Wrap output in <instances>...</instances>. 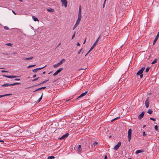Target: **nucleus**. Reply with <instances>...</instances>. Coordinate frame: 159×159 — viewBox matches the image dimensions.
<instances>
[{
    "label": "nucleus",
    "instance_id": "f257e3e1",
    "mask_svg": "<svg viewBox=\"0 0 159 159\" xmlns=\"http://www.w3.org/2000/svg\"><path fill=\"white\" fill-rule=\"evenodd\" d=\"M131 134H132V129H129L128 131V140L129 142L131 139Z\"/></svg>",
    "mask_w": 159,
    "mask_h": 159
},
{
    "label": "nucleus",
    "instance_id": "f03ea898",
    "mask_svg": "<svg viewBox=\"0 0 159 159\" xmlns=\"http://www.w3.org/2000/svg\"><path fill=\"white\" fill-rule=\"evenodd\" d=\"M69 135V133H66L65 134L63 135L62 137L58 138V139L60 140H62L66 139Z\"/></svg>",
    "mask_w": 159,
    "mask_h": 159
},
{
    "label": "nucleus",
    "instance_id": "7ed1b4c3",
    "mask_svg": "<svg viewBox=\"0 0 159 159\" xmlns=\"http://www.w3.org/2000/svg\"><path fill=\"white\" fill-rule=\"evenodd\" d=\"M121 145V142L120 141L114 147V149L115 150H117L119 148Z\"/></svg>",
    "mask_w": 159,
    "mask_h": 159
},
{
    "label": "nucleus",
    "instance_id": "20e7f679",
    "mask_svg": "<svg viewBox=\"0 0 159 159\" xmlns=\"http://www.w3.org/2000/svg\"><path fill=\"white\" fill-rule=\"evenodd\" d=\"M99 39V37L97 39L96 42L94 43L93 44V45L92 46V47L90 49H89V51H91L94 48V47L96 46L97 43L98 42V41Z\"/></svg>",
    "mask_w": 159,
    "mask_h": 159
},
{
    "label": "nucleus",
    "instance_id": "39448f33",
    "mask_svg": "<svg viewBox=\"0 0 159 159\" xmlns=\"http://www.w3.org/2000/svg\"><path fill=\"white\" fill-rule=\"evenodd\" d=\"M61 2L62 3V5H64L65 7H67V0H61Z\"/></svg>",
    "mask_w": 159,
    "mask_h": 159
},
{
    "label": "nucleus",
    "instance_id": "423d86ee",
    "mask_svg": "<svg viewBox=\"0 0 159 159\" xmlns=\"http://www.w3.org/2000/svg\"><path fill=\"white\" fill-rule=\"evenodd\" d=\"M145 68L144 67H142L141 69H140L137 73L136 75H139L142 73Z\"/></svg>",
    "mask_w": 159,
    "mask_h": 159
},
{
    "label": "nucleus",
    "instance_id": "0eeeda50",
    "mask_svg": "<svg viewBox=\"0 0 159 159\" xmlns=\"http://www.w3.org/2000/svg\"><path fill=\"white\" fill-rule=\"evenodd\" d=\"M2 76L3 77H6L9 78H13L18 77V76L16 75H3Z\"/></svg>",
    "mask_w": 159,
    "mask_h": 159
},
{
    "label": "nucleus",
    "instance_id": "6e6552de",
    "mask_svg": "<svg viewBox=\"0 0 159 159\" xmlns=\"http://www.w3.org/2000/svg\"><path fill=\"white\" fill-rule=\"evenodd\" d=\"M63 69V68H60L59 69H58L53 74V75L56 76L57 75L58 73H59Z\"/></svg>",
    "mask_w": 159,
    "mask_h": 159
},
{
    "label": "nucleus",
    "instance_id": "1a4fd4ad",
    "mask_svg": "<svg viewBox=\"0 0 159 159\" xmlns=\"http://www.w3.org/2000/svg\"><path fill=\"white\" fill-rule=\"evenodd\" d=\"M46 65L45 66L43 67H41V68H36V69H34V70H33L32 71L33 72H34V73H36V72L38 70H41V69H43V68L44 67H46Z\"/></svg>",
    "mask_w": 159,
    "mask_h": 159
},
{
    "label": "nucleus",
    "instance_id": "9d476101",
    "mask_svg": "<svg viewBox=\"0 0 159 159\" xmlns=\"http://www.w3.org/2000/svg\"><path fill=\"white\" fill-rule=\"evenodd\" d=\"M145 112L143 111L142 112V113L138 116V118L139 119H141L144 116V114Z\"/></svg>",
    "mask_w": 159,
    "mask_h": 159
},
{
    "label": "nucleus",
    "instance_id": "9b49d317",
    "mask_svg": "<svg viewBox=\"0 0 159 159\" xmlns=\"http://www.w3.org/2000/svg\"><path fill=\"white\" fill-rule=\"evenodd\" d=\"M78 16L81 17V5H80L79 7Z\"/></svg>",
    "mask_w": 159,
    "mask_h": 159
},
{
    "label": "nucleus",
    "instance_id": "f8f14e48",
    "mask_svg": "<svg viewBox=\"0 0 159 159\" xmlns=\"http://www.w3.org/2000/svg\"><path fill=\"white\" fill-rule=\"evenodd\" d=\"M149 98H148L146 101H145V104L146 107L147 108H148L149 106Z\"/></svg>",
    "mask_w": 159,
    "mask_h": 159
},
{
    "label": "nucleus",
    "instance_id": "ddd939ff",
    "mask_svg": "<svg viewBox=\"0 0 159 159\" xmlns=\"http://www.w3.org/2000/svg\"><path fill=\"white\" fill-rule=\"evenodd\" d=\"M81 17L78 16V19L76 21V23H75L76 24H77L78 25H79L80 21L81 20Z\"/></svg>",
    "mask_w": 159,
    "mask_h": 159
},
{
    "label": "nucleus",
    "instance_id": "4468645a",
    "mask_svg": "<svg viewBox=\"0 0 159 159\" xmlns=\"http://www.w3.org/2000/svg\"><path fill=\"white\" fill-rule=\"evenodd\" d=\"M46 87H41V88H39L38 89H37L35 90H34L33 91V92H35L39 90H41V89H46Z\"/></svg>",
    "mask_w": 159,
    "mask_h": 159
},
{
    "label": "nucleus",
    "instance_id": "2eb2a0df",
    "mask_svg": "<svg viewBox=\"0 0 159 159\" xmlns=\"http://www.w3.org/2000/svg\"><path fill=\"white\" fill-rule=\"evenodd\" d=\"M66 61V60L64 58L62 59L58 63V64L60 65H61L63 62H65Z\"/></svg>",
    "mask_w": 159,
    "mask_h": 159
},
{
    "label": "nucleus",
    "instance_id": "dca6fc26",
    "mask_svg": "<svg viewBox=\"0 0 159 159\" xmlns=\"http://www.w3.org/2000/svg\"><path fill=\"white\" fill-rule=\"evenodd\" d=\"M144 152V151L143 150H139L136 151L135 153L136 154H137L139 153L143 152Z\"/></svg>",
    "mask_w": 159,
    "mask_h": 159
},
{
    "label": "nucleus",
    "instance_id": "f3484780",
    "mask_svg": "<svg viewBox=\"0 0 159 159\" xmlns=\"http://www.w3.org/2000/svg\"><path fill=\"white\" fill-rule=\"evenodd\" d=\"M9 86H11V84H10L8 83H6L2 85V87H7Z\"/></svg>",
    "mask_w": 159,
    "mask_h": 159
},
{
    "label": "nucleus",
    "instance_id": "a211bd4d",
    "mask_svg": "<svg viewBox=\"0 0 159 159\" xmlns=\"http://www.w3.org/2000/svg\"><path fill=\"white\" fill-rule=\"evenodd\" d=\"M47 10L49 12H53L54 11V10L51 8H49L47 9Z\"/></svg>",
    "mask_w": 159,
    "mask_h": 159
},
{
    "label": "nucleus",
    "instance_id": "6ab92c4d",
    "mask_svg": "<svg viewBox=\"0 0 159 159\" xmlns=\"http://www.w3.org/2000/svg\"><path fill=\"white\" fill-rule=\"evenodd\" d=\"M77 150L78 152H81L82 150L81 146L79 145L78 147V148Z\"/></svg>",
    "mask_w": 159,
    "mask_h": 159
},
{
    "label": "nucleus",
    "instance_id": "aec40b11",
    "mask_svg": "<svg viewBox=\"0 0 159 159\" xmlns=\"http://www.w3.org/2000/svg\"><path fill=\"white\" fill-rule=\"evenodd\" d=\"M21 84V83H19V82H16V83H15L13 84H11V86H14V85H19V84Z\"/></svg>",
    "mask_w": 159,
    "mask_h": 159
},
{
    "label": "nucleus",
    "instance_id": "412c9836",
    "mask_svg": "<svg viewBox=\"0 0 159 159\" xmlns=\"http://www.w3.org/2000/svg\"><path fill=\"white\" fill-rule=\"evenodd\" d=\"M32 18L35 21H39L38 19L34 16H32Z\"/></svg>",
    "mask_w": 159,
    "mask_h": 159
},
{
    "label": "nucleus",
    "instance_id": "4be33fe9",
    "mask_svg": "<svg viewBox=\"0 0 159 159\" xmlns=\"http://www.w3.org/2000/svg\"><path fill=\"white\" fill-rule=\"evenodd\" d=\"M48 80H45L43 81L42 82V83H40V84H37L36 85V86H37V85H40L41 84H44V83H46V82H47L48 81Z\"/></svg>",
    "mask_w": 159,
    "mask_h": 159
},
{
    "label": "nucleus",
    "instance_id": "5701e85b",
    "mask_svg": "<svg viewBox=\"0 0 159 159\" xmlns=\"http://www.w3.org/2000/svg\"><path fill=\"white\" fill-rule=\"evenodd\" d=\"M157 59H155L151 63L152 64H153L156 62H157Z\"/></svg>",
    "mask_w": 159,
    "mask_h": 159
},
{
    "label": "nucleus",
    "instance_id": "b1692460",
    "mask_svg": "<svg viewBox=\"0 0 159 159\" xmlns=\"http://www.w3.org/2000/svg\"><path fill=\"white\" fill-rule=\"evenodd\" d=\"M158 38L157 37H156L155 39H154V41H153V45H154L155 44L156 42L157 41L158 39Z\"/></svg>",
    "mask_w": 159,
    "mask_h": 159
},
{
    "label": "nucleus",
    "instance_id": "393cba45",
    "mask_svg": "<svg viewBox=\"0 0 159 159\" xmlns=\"http://www.w3.org/2000/svg\"><path fill=\"white\" fill-rule=\"evenodd\" d=\"M55 158V157L53 156H50L48 157V159H53Z\"/></svg>",
    "mask_w": 159,
    "mask_h": 159
},
{
    "label": "nucleus",
    "instance_id": "a878e982",
    "mask_svg": "<svg viewBox=\"0 0 159 159\" xmlns=\"http://www.w3.org/2000/svg\"><path fill=\"white\" fill-rule=\"evenodd\" d=\"M87 93H88V91H86L85 92H84V93H82L81 94V96H82L83 97Z\"/></svg>",
    "mask_w": 159,
    "mask_h": 159
},
{
    "label": "nucleus",
    "instance_id": "bb28decb",
    "mask_svg": "<svg viewBox=\"0 0 159 159\" xmlns=\"http://www.w3.org/2000/svg\"><path fill=\"white\" fill-rule=\"evenodd\" d=\"M33 58V57H30L26 58L24 60H30L32 59Z\"/></svg>",
    "mask_w": 159,
    "mask_h": 159
},
{
    "label": "nucleus",
    "instance_id": "cd10ccee",
    "mask_svg": "<svg viewBox=\"0 0 159 159\" xmlns=\"http://www.w3.org/2000/svg\"><path fill=\"white\" fill-rule=\"evenodd\" d=\"M75 58H76V59L77 60H78V59L79 60V59H80V56L79 55H76V56H75Z\"/></svg>",
    "mask_w": 159,
    "mask_h": 159
},
{
    "label": "nucleus",
    "instance_id": "c85d7f7f",
    "mask_svg": "<svg viewBox=\"0 0 159 159\" xmlns=\"http://www.w3.org/2000/svg\"><path fill=\"white\" fill-rule=\"evenodd\" d=\"M43 95V93L42 94L41 97L38 99V102H40V101L42 99Z\"/></svg>",
    "mask_w": 159,
    "mask_h": 159
},
{
    "label": "nucleus",
    "instance_id": "c756f323",
    "mask_svg": "<svg viewBox=\"0 0 159 159\" xmlns=\"http://www.w3.org/2000/svg\"><path fill=\"white\" fill-rule=\"evenodd\" d=\"M59 65H58V63L57 64L53 65V67L54 68H55L58 67Z\"/></svg>",
    "mask_w": 159,
    "mask_h": 159
},
{
    "label": "nucleus",
    "instance_id": "7c9ffc66",
    "mask_svg": "<svg viewBox=\"0 0 159 159\" xmlns=\"http://www.w3.org/2000/svg\"><path fill=\"white\" fill-rule=\"evenodd\" d=\"M150 68L149 67H148L146 68L145 70V72L147 73L148 72Z\"/></svg>",
    "mask_w": 159,
    "mask_h": 159
},
{
    "label": "nucleus",
    "instance_id": "2f4dec72",
    "mask_svg": "<svg viewBox=\"0 0 159 159\" xmlns=\"http://www.w3.org/2000/svg\"><path fill=\"white\" fill-rule=\"evenodd\" d=\"M152 110H148V113L149 114H151L152 113Z\"/></svg>",
    "mask_w": 159,
    "mask_h": 159
},
{
    "label": "nucleus",
    "instance_id": "473e14b6",
    "mask_svg": "<svg viewBox=\"0 0 159 159\" xmlns=\"http://www.w3.org/2000/svg\"><path fill=\"white\" fill-rule=\"evenodd\" d=\"M36 65H30V66H28L27 68H30V67H32L35 66Z\"/></svg>",
    "mask_w": 159,
    "mask_h": 159
},
{
    "label": "nucleus",
    "instance_id": "72a5a7b5",
    "mask_svg": "<svg viewBox=\"0 0 159 159\" xmlns=\"http://www.w3.org/2000/svg\"><path fill=\"white\" fill-rule=\"evenodd\" d=\"M12 94L11 93L8 94H4L2 95L3 97H5L6 96H8V95H11Z\"/></svg>",
    "mask_w": 159,
    "mask_h": 159
},
{
    "label": "nucleus",
    "instance_id": "f704fd0d",
    "mask_svg": "<svg viewBox=\"0 0 159 159\" xmlns=\"http://www.w3.org/2000/svg\"><path fill=\"white\" fill-rule=\"evenodd\" d=\"M78 25L75 24L73 27V30H74Z\"/></svg>",
    "mask_w": 159,
    "mask_h": 159
},
{
    "label": "nucleus",
    "instance_id": "c9c22d12",
    "mask_svg": "<svg viewBox=\"0 0 159 159\" xmlns=\"http://www.w3.org/2000/svg\"><path fill=\"white\" fill-rule=\"evenodd\" d=\"M6 45L10 46H12V44L10 43H7L6 44Z\"/></svg>",
    "mask_w": 159,
    "mask_h": 159
},
{
    "label": "nucleus",
    "instance_id": "e433bc0d",
    "mask_svg": "<svg viewBox=\"0 0 159 159\" xmlns=\"http://www.w3.org/2000/svg\"><path fill=\"white\" fill-rule=\"evenodd\" d=\"M154 128L156 130H158V126L157 125L155 126Z\"/></svg>",
    "mask_w": 159,
    "mask_h": 159
},
{
    "label": "nucleus",
    "instance_id": "4c0bfd02",
    "mask_svg": "<svg viewBox=\"0 0 159 159\" xmlns=\"http://www.w3.org/2000/svg\"><path fill=\"white\" fill-rule=\"evenodd\" d=\"M110 115H111V116L114 115V113H113V112H112V110L110 111Z\"/></svg>",
    "mask_w": 159,
    "mask_h": 159
},
{
    "label": "nucleus",
    "instance_id": "58836bf2",
    "mask_svg": "<svg viewBox=\"0 0 159 159\" xmlns=\"http://www.w3.org/2000/svg\"><path fill=\"white\" fill-rule=\"evenodd\" d=\"M39 77L36 78L35 79H34L32 81H36L37 80L39 79Z\"/></svg>",
    "mask_w": 159,
    "mask_h": 159
},
{
    "label": "nucleus",
    "instance_id": "ea45409f",
    "mask_svg": "<svg viewBox=\"0 0 159 159\" xmlns=\"http://www.w3.org/2000/svg\"><path fill=\"white\" fill-rule=\"evenodd\" d=\"M75 32L74 34H73L72 36V39H73V38L75 37Z\"/></svg>",
    "mask_w": 159,
    "mask_h": 159
},
{
    "label": "nucleus",
    "instance_id": "a19ab883",
    "mask_svg": "<svg viewBox=\"0 0 159 159\" xmlns=\"http://www.w3.org/2000/svg\"><path fill=\"white\" fill-rule=\"evenodd\" d=\"M150 119L152 120L153 121H155L156 120L155 118H151V117L150 118Z\"/></svg>",
    "mask_w": 159,
    "mask_h": 159
},
{
    "label": "nucleus",
    "instance_id": "79ce46f5",
    "mask_svg": "<svg viewBox=\"0 0 159 159\" xmlns=\"http://www.w3.org/2000/svg\"><path fill=\"white\" fill-rule=\"evenodd\" d=\"M98 144V143L96 142H95L94 143H93V145L94 146H95L96 145H97Z\"/></svg>",
    "mask_w": 159,
    "mask_h": 159
},
{
    "label": "nucleus",
    "instance_id": "37998d69",
    "mask_svg": "<svg viewBox=\"0 0 159 159\" xmlns=\"http://www.w3.org/2000/svg\"><path fill=\"white\" fill-rule=\"evenodd\" d=\"M83 49L82 48H81V49H80V50L78 52H77V54H79L81 52V51H82Z\"/></svg>",
    "mask_w": 159,
    "mask_h": 159
},
{
    "label": "nucleus",
    "instance_id": "c03bdc74",
    "mask_svg": "<svg viewBox=\"0 0 159 159\" xmlns=\"http://www.w3.org/2000/svg\"><path fill=\"white\" fill-rule=\"evenodd\" d=\"M4 28L5 30H8L9 29V28L6 26H4Z\"/></svg>",
    "mask_w": 159,
    "mask_h": 159
},
{
    "label": "nucleus",
    "instance_id": "a18cd8bd",
    "mask_svg": "<svg viewBox=\"0 0 159 159\" xmlns=\"http://www.w3.org/2000/svg\"><path fill=\"white\" fill-rule=\"evenodd\" d=\"M120 118V116H118V117H116V118H115L114 119V120H116L119 119Z\"/></svg>",
    "mask_w": 159,
    "mask_h": 159
},
{
    "label": "nucleus",
    "instance_id": "49530a36",
    "mask_svg": "<svg viewBox=\"0 0 159 159\" xmlns=\"http://www.w3.org/2000/svg\"><path fill=\"white\" fill-rule=\"evenodd\" d=\"M106 0H104V3H103V8L104 7L105 5L106 2Z\"/></svg>",
    "mask_w": 159,
    "mask_h": 159
},
{
    "label": "nucleus",
    "instance_id": "de8ad7c7",
    "mask_svg": "<svg viewBox=\"0 0 159 159\" xmlns=\"http://www.w3.org/2000/svg\"><path fill=\"white\" fill-rule=\"evenodd\" d=\"M14 80L15 81H19V80H20V79L16 78V79H14Z\"/></svg>",
    "mask_w": 159,
    "mask_h": 159
},
{
    "label": "nucleus",
    "instance_id": "09e8293b",
    "mask_svg": "<svg viewBox=\"0 0 159 159\" xmlns=\"http://www.w3.org/2000/svg\"><path fill=\"white\" fill-rule=\"evenodd\" d=\"M7 72L8 71H6V70H2L1 71V72L2 73H3V72Z\"/></svg>",
    "mask_w": 159,
    "mask_h": 159
},
{
    "label": "nucleus",
    "instance_id": "8fccbe9b",
    "mask_svg": "<svg viewBox=\"0 0 159 159\" xmlns=\"http://www.w3.org/2000/svg\"><path fill=\"white\" fill-rule=\"evenodd\" d=\"M2 53L3 54L5 55H8V54L7 53Z\"/></svg>",
    "mask_w": 159,
    "mask_h": 159
},
{
    "label": "nucleus",
    "instance_id": "3c124183",
    "mask_svg": "<svg viewBox=\"0 0 159 159\" xmlns=\"http://www.w3.org/2000/svg\"><path fill=\"white\" fill-rule=\"evenodd\" d=\"M91 51H89H89L88 52L85 54V57Z\"/></svg>",
    "mask_w": 159,
    "mask_h": 159
},
{
    "label": "nucleus",
    "instance_id": "603ef678",
    "mask_svg": "<svg viewBox=\"0 0 159 159\" xmlns=\"http://www.w3.org/2000/svg\"><path fill=\"white\" fill-rule=\"evenodd\" d=\"M83 97L82 96H81V94L80 96H79L77 98H76V99H77L79 98H81Z\"/></svg>",
    "mask_w": 159,
    "mask_h": 159
},
{
    "label": "nucleus",
    "instance_id": "864d4df0",
    "mask_svg": "<svg viewBox=\"0 0 159 159\" xmlns=\"http://www.w3.org/2000/svg\"><path fill=\"white\" fill-rule=\"evenodd\" d=\"M143 74H140V78H142L143 77Z\"/></svg>",
    "mask_w": 159,
    "mask_h": 159
},
{
    "label": "nucleus",
    "instance_id": "5fc2aeb1",
    "mask_svg": "<svg viewBox=\"0 0 159 159\" xmlns=\"http://www.w3.org/2000/svg\"><path fill=\"white\" fill-rule=\"evenodd\" d=\"M143 136H145V135H146V134H145V132L143 131Z\"/></svg>",
    "mask_w": 159,
    "mask_h": 159
},
{
    "label": "nucleus",
    "instance_id": "6e6d98bb",
    "mask_svg": "<svg viewBox=\"0 0 159 159\" xmlns=\"http://www.w3.org/2000/svg\"><path fill=\"white\" fill-rule=\"evenodd\" d=\"M86 68H85V69H82V68H80V69H79L78 70V71H80V70H85V69Z\"/></svg>",
    "mask_w": 159,
    "mask_h": 159
},
{
    "label": "nucleus",
    "instance_id": "4d7b16f0",
    "mask_svg": "<svg viewBox=\"0 0 159 159\" xmlns=\"http://www.w3.org/2000/svg\"><path fill=\"white\" fill-rule=\"evenodd\" d=\"M104 159H107V155L105 156Z\"/></svg>",
    "mask_w": 159,
    "mask_h": 159
},
{
    "label": "nucleus",
    "instance_id": "13d9d810",
    "mask_svg": "<svg viewBox=\"0 0 159 159\" xmlns=\"http://www.w3.org/2000/svg\"><path fill=\"white\" fill-rule=\"evenodd\" d=\"M76 45H77V46H80V44L78 42L77 43Z\"/></svg>",
    "mask_w": 159,
    "mask_h": 159
},
{
    "label": "nucleus",
    "instance_id": "bf43d9fd",
    "mask_svg": "<svg viewBox=\"0 0 159 159\" xmlns=\"http://www.w3.org/2000/svg\"><path fill=\"white\" fill-rule=\"evenodd\" d=\"M36 74L34 75L33 76V77L35 78L36 77Z\"/></svg>",
    "mask_w": 159,
    "mask_h": 159
},
{
    "label": "nucleus",
    "instance_id": "052dcab7",
    "mask_svg": "<svg viewBox=\"0 0 159 159\" xmlns=\"http://www.w3.org/2000/svg\"><path fill=\"white\" fill-rule=\"evenodd\" d=\"M12 12L15 14V15H16V14L15 13V12L14 11H12Z\"/></svg>",
    "mask_w": 159,
    "mask_h": 159
},
{
    "label": "nucleus",
    "instance_id": "680f3d73",
    "mask_svg": "<svg viewBox=\"0 0 159 159\" xmlns=\"http://www.w3.org/2000/svg\"><path fill=\"white\" fill-rule=\"evenodd\" d=\"M0 142H4V141H3V140H0Z\"/></svg>",
    "mask_w": 159,
    "mask_h": 159
},
{
    "label": "nucleus",
    "instance_id": "e2e57ef3",
    "mask_svg": "<svg viewBox=\"0 0 159 159\" xmlns=\"http://www.w3.org/2000/svg\"><path fill=\"white\" fill-rule=\"evenodd\" d=\"M114 121V119H113L111 121V122H113V121Z\"/></svg>",
    "mask_w": 159,
    "mask_h": 159
},
{
    "label": "nucleus",
    "instance_id": "0e129e2a",
    "mask_svg": "<svg viewBox=\"0 0 159 159\" xmlns=\"http://www.w3.org/2000/svg\"><path fill=\"white\" fill-rule=\"evenodd\" d=\"M70 99H68V100H66L65 101L66 102H67V101H70Z\"/></svg>",
    "mask_w": 159,
    "mask_h": 159
},
{
    "label": "nucleus",
    "instance_id": "69168bd1",
    "mask_svg": "<svg viewBox=\"0 0 159 159\" xmlns=\"http://www.w3.org/2000/svg\"><path fill=\"white\" fill-rule=\"evenodd\" d=\"M61 44V43H60L58 45V46H57V47H58Z\"/></svg>",
    "mask_w": 159,
    "mask_h": 159
},
{
    "label": "nucleus",
    "instance_id": "338daca9",
    "mask_svg": "<svg viewBox=\"0 0 159 159\" xmlns=\"http://www.w3.org/2000/svg\"><path fill=\"white\" fill-rule=\"evenodd\" d=\"M2 97H3L2 95H0V98Z\"/></svg>",
    "mask_w": 159,
    "mask_h": 159
},
{
    "label": "nucleus",
    "instance_id": "774afa93",
    "mask_svg": "<svg viewBox=\"0 0 159 159\" xmlns=\"http://www.w3.org/2000/svg\"><path fill=\"white\" fill-rule=\"evenodd\" d=\"M45 73H46L45 71H44V72H43V74H45Z\"/></svg>",
    "mask_w": 159,
    "mask_h": 159
}]
</instances>
